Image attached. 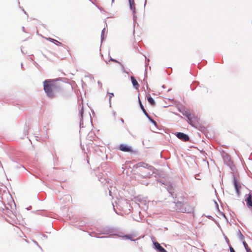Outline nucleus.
Listing matches in <instances>:
<instances>
[{"label":"nucleus","instance_id":"obj_1","mask_svg":"<svg viewBox=\"0 0 252 252\" xmlns=\"http://www.w3.org/2000/svg\"><path fill=\"white\" fill-rule=\"evenodd\" d=\"M43 89L47 96L50 98H55L56 94L62 91V84L58 80L46 79L43 82Z\"/></svg>","mask_w":252,"mask_h":252},{"label":"nucleus","instance_id":"obj_2","mask_svg":"<svg viewBox=\"0 0 252 252\" xmlns=\"http://www.w3.org/2000/svg\"><path fill=\"white\" fill-rule=\"evenodd\" d=\"M117 204V208L118 211L115 208V206L113 204V209L115 212L119 215L123 216L124 215H128L130 212V204L126 200L119 201Z\"/></svg>","mask_w":252,"mask_h":252},{"label":"nucleus","instance_id":"obj_3","mask_svg":"<svg viewBox=\"0 0 252 252\" xmlns=\"http://www.w3.org/2000/svg\"><path fill=\"white\" fill-rule=\"evenodd\" d=\"M97 231H98V233L93 232L90 233V235L92 237H95L96 238H103L106 237V236L99 237L98 236V235H99V234L114 235V236H118L119 237L122 236L118 234V233H119L118 229L115 227L107 226V227H103L100 230H98Z\"/></svg>","mask_w":252,"mask_h":252},{"label":"nucleus","instance_id":"obj_4","mask_svg":"<svg viewBox=\"0 0 252 252\" xmlns=\"http://www.w3.org/2000/svg\"><path fill=\"white\" fill-rule=\"evenodd\" d=\"M179 111L184 116L187 117V122L190 125L194 126V119H195L194 116H192L188 109L184 106H181L178 108Z\"/></svg>","mask_w":252,"mask_h":252},{"label":"nucleus","instance_id":"obj_5","mask_svg":"<svg viewBox=\"0 0 252 252\" xmlns=\"http://www.w3.org/2000/svg\"><path fill=\"white\" fill-rule=\"evenodd\" d=\"M233 182L237 196L239 197L240 195V189L241 188V186L240 183L237 179L234 174L233 175Z\"/></svg>","mask_w":252,"mask_h":252},{"label":"nucleus","instance_id":"obj_6","mask_svg":"<svg viewBox=\"0 0 252 252\" xmlns=\"http://www.w3.org/2000/svg\"><path fill=\"white\" fill-rule=\"evenodd\" d=\"M176 136L180 140L184 142H188L190 140L189 136L186 133L181 132H177L175 133Z\"/></svg>","mask_w":252,"mask_h":252},{"label":"nucleus","instance_id":"obj_7","mask_svg":"<svg viewBox=\"0 0 252 252\" xmlns=\"http://www.w3.org/2000/svg\"><path fill=\"white\" fill-rule=\"evenodd\" d=\"M129 9L132 11L133 14V19L134 22L136 21V9L135 6L134 0H128Z\"/></svg>","mask_w":252,"mask_h":252},{"label":"nucleus","instance_id":"obj_8","mask_svg":"<svg viewBox=\"0 0 252 252\" xmlns=\"http://www.w3.org/2000/svg\"><path fill=\"white\" fill-rule=\"evenodd\" d=\"M245 200L246 202L247 206L252 212V195L251 193L246 194Z\"/></svg>","mask_w":252,"mask_h":252},{"label":"nucleus","instance_id":"obj_9","mask_svg":"<svg viewBox=\"0 0 252 252\" xmlns=\"http://www.w3.org/2000/svg\"><path fill=\"white\" fill-rule=\"evenodd\" d=\"M135 166H136V168L143 167L144 168L147 169L149 171H155V167L153 166L150 165L149 164L143 162H139L137 163Z\"/></svg>","mask_w":252,"mask_h":252},{"label":"nucleus","instance_id":"obj_10","mask_svg":"<svg viewBox=\"0 0 252 252\" xmlns=\"http://www.w3.org/2000/svg\"><path fill=\"white\" fill-rule=\"evenodd\" d=\"M119 149L124 152H128V153H132L133 152V150L132 147L130 146H128L126 144H121L119 145Z\"/></svg>","mask_w":252,"mask_h":252},{"label":"nucleus","instance_id":"obj_11","mask_svg":"<svg viewBox=\"0 0 252 252\" xmlns=\"http://www.w3.org/2000/svg\"><path fill=\"white\" fill-rule=\"evenodd\" d=\"M222 158L225 164L229 167L232 165L233 162L231 159L230 156L228 154L224 153L222 155Z\"/></svg>","mask_w":252,"mask_h":252},{"label":"nucleus","instance_id":"obj_12","mask_svg":"<svg viewBox=\"0 0 252 252\" xmlns=\"http://www.w3.org/2000/svg\"><path fill=\"white\" fill-rule=\"evenodd\" d=\"M153 248L158 252H168L157 241L153 242Z\"/></svg>","mask_w":252,"mask_h":252},{"label":"nucleus","instance_id":"obj_13","mask_svg":"<svg viewBox=\"0 0 252 252\" xmlns=\"http://www.w3.org/2000/svg\"><path fill=\"white\" fill-rule=\"evenodd\" d=\"M175 203L176 210H177L179 212H185L186 211V209L184 207V204L182 202L178 201Z\"/></svg>","mask_w":252,"mask_h":252},{"label":"nucleus","instance_id":"obj_14","mask_svg":"<svg viewBox=\"0 0 252 252\" xmlns=\"http://www.w3.org/2000/svg\"><path fill=\"white\" fill-rule=\"evenodd\" d=\"M130 79H131L133 87L135 89H138V87H139V85L138 82L137 81V80H136V79L133 76H131Z\"/></svg>","mask_w":252,"mask_h":252},{"label":"nucleus","instance_id":"obj_15","mask_svg":"<svg viewBox=\"0 0 252 252\" xmlns=\"http://www.w3.org/2000/svg\"><path fill=\"white\" fill-rule=\"evenodd\" d=\"M147 101L152 106L154 107L156 106V101L155 99L150 95L147 97Z\"/></svg>","mask_w":252,"mask_h":252},{"label":"nucleus","instance_id":"obj_16","mask_svg":"<svg viewBox=\"0 0 252 252\" xmlns=\"http://www.w3.org/2000/svg\"><path fill=\"white\" fill-rule=\"evenodd\" d=\"M145 58V72H144V75H145V78L147 77V66L149 64V62H150V60L149 59H147L146 57L144 55Z\"/></svg>","mask_w":252,"mask_h":252},{"label":"nucleus","instance_id":"obj_17","mask_svg":"<svg viewBox=\"0 0 252 252\" xmlns=\"http://www.w3.org/2000/svg\"><path fill=\"white\" fill-rule=\"evenodd\" d=\"M123 237L125 238L126 239L129 240L131 241H136L137 239H133L132 238V236L130 234H126L124 235Z\"/></svg>","mask_w":252,"mask_h":252},{"label":"nucleus","instance_id":"obj_18","mask_svg":"<svg viewBox=\"0 0 252 252\" xmlns=\"http://www.w3.org/2000/svg\"><path fill=\"white\" fill-rule=\"evenodd\" d=\"M143 178H151L152 174L151 171H150L147 173L141 174L140 175Z\"/></svg>","mask_w":252,"mask_h":252},{"label":"nucleus","instance_id":"obj_19","mask_svg":"<svg viewBox=\"0 0 252 252\" xmlns=\"http://www.w3.org/2000/svg\"><path fill=\"white\" fill-rule=\"evenodd\" d=\"M199 83L198 81H194L192 83V84L190 85V89L191 90L193 91L196 88V86L199 85Z\"/></svg>","mask_w":252,"mask_h":252},{"label":"nucleus","instance_id":"obj_20","mask_svg":"<svg viewBox=\"0 0 252 252\" xmlns=\"http://www.w3.org/2000/svg\"><path fill=\"white\" fill-rule=\"evenodd\" d=\"M243 244L247 252H252L251 249L248 247V244L245 241H243Z\"/></svg>","mask_w":252,"mask_h":252},{"label":"nucleus","instance_id":"obj_21","mask_svg":"<svg viewBox=\"0 0 252 252\" xmlns=\"http://www.w3.org/2000/svg\"><path fill=\"white\" fill-rule=\"evenodd\" d=\"M105 30H106L105 28H104L101 31V43L106 38V36H105V35H104Z\"/></svg>","mask_w":252,"mask_h":252},{"label":"nucleus","instance_id":"obj_22","mask_svg":"<svg viewBox=\"0 0 252 252\" xmlns=\"http://www.w3.org/2000/svg\"><path fill=\"white\" fill-rule=\"evenodd\" d=\"M47 39L48 40L51 41V42L55 43V44H57V43H58L59 44H62L60 42L57 41V40H56L55 39L52 38L51 37H48V38H47Z\"/></svg>","mask_w":252,"mask_h":252},{"label":"nucleus","instance_id":"obj_23","mask_svg":"<svg viewBox=\"0 0 252 252\" xmlns=\"http://www.w3.org/2000/svg\"><path fill=\"white\" fill-rule=\"evenodd\" d=\"M150 171H151V174L153 175H154V176L155 177H157L159 175L158 171V170L155 168V171L153 170H150Z\"/></svg>","mask_w":252,"mask_h":252},{"label":"nucleus","instance_id":"obj_24","mask_svg":"<svg viewBox=\"0 0 252 252\" xmlns=\"http://www.w3.org/2000/svg\"><path fill=\"white\" fill-rule=\"evenodd\" d=\"M148 120H149L150 122H151L152 124H153V125L156 127H158V124L154 120H153V119L152 118V117H149L148 118Z\"/></svg>","mask_w":252,"mask_h":252},{"label":"nucleus","instance_id":"obj_25","mask_svg":"<svg viewBox=\"0 0 252 252\" xmlns=\"http://www.w3.org/2000/svg\"><path fill=\"white\" fill-rule=\"evenodd\" d=\"M138 102H139V106H140V108H141V110H142V111H145V108H144V107L143 105L142 104V102H141V100H140V99L139 97H138Z\"/></svg>","mask_w":252,"mask_h":252},{"label":"nucleus","instance_id":"obj_26","mask_svg":"<svg viewBox=\"0 0 252 252\" xmlns=\"http://www.w3.org/2000/svg\"><path fill=\"white\" fill-rule=\"evenodd\" d=\"M238 237H239V239L241 241L243 240V239H244V236L242 234L241 231L239 229L238 230Z\"/></svg>","mask_w":252,"mask_h":252},{"label":"nucleus","instance_id":"obj_27","mask_svg":"<svg viewBox=\"0 0 252 252\" xmlns=\"http://www.w3.org/2000/svg\"><path fill=\"white\" fill-rule=\"evenodd\" d=\"M108 93L109 95V101L110 107H111V99L112 97H113L114 96V94L113 93Z\"/></svg>","mask_w":252,"mask_h":252},{"label":"nucleus","instance_id":"obj_28","mask_svg":"<svg viewBox=\"0 0 252 252\" xmlns=\"http://www.w3.org/2000/svg\"><path fill=\"white\" fill-rule=\"evenodd\" d=\"M109 61H112L113 62H114V63H118L119 64H120L121 63L120 62H119L118 61H117V60L116 59H114L113 58H112V57H110V58H109Z\"/></svg>","mask_w":252,"mask_h":252},{"label":"nucleus","instance_id":"obj_29","mask_svg":"<svg viewBox=\"0 0 252 252\" xmlns=\"http://www.w3.org/2000/svg\"><path fill=\"white\" fill-rule=\"evenodd\" d=\"M83 113H84L83 107H82L81 109L79 111V114H80V117L81 119H83Z\"/></svg>","mask_w":252,"mask_h":252},{"label":"nucleus","instance_id":"obj_30","mask_svg":"<svg viewBox=\"0 0 252 252\" xmlns=\"http://www.w3.org/2000/svg\"><path fill=\"white\" fill-rule=\"evenodd\" d=\"M28 126H26L24 129V133L25 135L28 134Z\"/></svg>","mask_w":252,"mask_h":252},{"label":"nucleus","instance_id":"obj_31","mask_svg":"<svg viewBox=\"0 0 252 252\" xmlns=\"http://www.w3.org/2000/svg\"><path fill=\"white\" fill-rule=\"evenodd\" d=\"M119 64L120 65V66L121 67V69H122L123 72H124V73L126 72V70L125 69L124 65L121 63Z\"/></svg>","mask_w":252,"mask_h":252},{"label":"nucleus","instance_id":"obj_32","mask_svg":"<svg viewBox=\"0 0 252 252\" xmlns=\"http://www.w3.org/2000/svg\"><path fill=\"white\" fill-rule=\"evenodd\" d=\"M133 219L137 222H140L141 220V218L140 216L138 217L137 218H135L133 217Z\"/></svg>","mask_w":252,"mask_h":252},{"label":"nucleus","instance_id":"obj_33","mask_svg":"<svg viewBox=\"0 0 252 252\" xmlns=\"http://www.w3.org/2000/svg\"><path fill=\"white\" fill-rule=\"evenodd\" d=\"M143 112L147 118L150 117V116L148 114L146 110L145 111H143Z\"/></svg>","mask_w":252,"mask_h":252},{"label":"nucleus","instance_id":"obj_34","mask_svg":"<svg viewBox=\"0 0 252 252\" xmlns=\"http://www.w3.org/2000/svg\"><path fill=\"white\" fill-rule=\"evenodd\" d=\"M229 250L230 252H235L234 249L231 245H229Z\"/></svg>","mask_w":252,"mask_h":252},{"label":"nucleus","instance_id":"obj_35","mask_svg":"<svg viewBox=\"0 0 252 252\" xmlns=\"http://www.w3.org/2000/svg\"><path fill=\"white\" fill-rule=\"evenodd\" d=\"M80 127H83L84 126H83V119H80Z\"/></svg>","mask_w":252,"mask_h":252},{"label":"nucleus","instance_id":"obj_36","mask_svg":"<svg viewBox=\"0 0 252 252\" xmlns=\"http://www.w3.org/2000/svg\"><path fill=\"white\" fill-rule=\"evenodd\" d=\"M225 240L226 241V242L227 243V244H228V245L229 246V245H230V244H229V239H228V238L227 237H225Z\"/></svg>","mask_w":252,"mask_h":252},{"label":"nucleus","instance_id":"obj_37","mask_svg":"<svg viewBox=\"0 0 252 252\" xmlns=\"http://www.w3.org/2000/svg\"><path fill=\"white\" fill-rule=\"evenodd\" d=\"M99 9L102 12H106L102 7H98Z\"/></svg>","mask_w":252,"mask_h":252},{"label":"nucleus","instance_id":"obj_38","mask_svg":"<svg viewBox=\"0 0 252 252\" xmlns=\"http://www.w3.org/2000/svg\"><path fill=\"white\" fill-rule=\"evenodd\" d=\"M98 85H99L100 87H102V83H101L100 81H98Z\"/></svg>","mask_w":252,"mask_h":252},{"label":"nucleus","instance_id":"obj_39","mask_svg":"<svg viewBox=\"0 0 252 252\" xmlns=\"http://www.w3.org/2000/svg\"><path fill=\"white\" fill-rule=\"evenodd\" d=\"M220 214L222 215V216L223 217H224V218H226V216H225V214H224V213H223V212H220Z\"/></svg>","mask_w":252,"mask_h":252},{"label":"nucleus","instance_id":"obj_40","mask_svg":"<svg viewBox=\"0 0 252 252\" xmlns=\"http://www.w3.org/2000/svg\"><path fill=\"white\" fill-rule=\"evenodd\" d=\"M215 203L216 204V207L218 209L219 208V205H218V204L217 203V202L216 201H215Z\"/></svg>","mask_w":252,"mask_h":252},{"label":"nucleus","instance_id":"obj_41","mask_svg":"<svg viewBox=\"0 0 252 252\" xmlns=\"http://www.w3.org/2000/svg\"><path fill=\"white\" fill-rule=\"evenodd\" d=\"M11 213V210H8L7 211V215H9V214H10Z\"/></svg>","mask_w":252,"mask_h":252},{"label":"nucleus","instance_id":"obj_42","mask_svg":"<svg viewBox=\"0 0 252 252\" xmlns=\"http://www.w3.org/2000/svg\"><path fill=\"white\" fill-rule=\"evenodd\" d=\"M11 213V210H8L7 211V215H9V214H10Z\"/></svg>","mask_w":252,"mask_h":252},{"label":"nucleus","instance_id":"obj_43","mask_svg":"<svg viewBox=\"0 0 252 252\" xmlns=\"http://www.w3.org/2000/svg\"><path fill=\"white\" fill-rule=\"evenodd\" d=\"M22 10L23 11V12H24V13H25L26 15H28V14H27V13L26 11H25V10H24L23 8L22 9Z\"/></svg>","mask_w":252,"mask_h":252},{"label":"nucleus","instance_id":"obj_44","mask_svg":"<svg viewBox=\"0 0 252 252\" xmlns=\"http://www.w3.org/2000/svg\"><path fill=\"white\" fill-rule=\"evenodd\" d=\"M109 194L110 196H112V192L111 190H109Z\"/></svg>","mask_w":252,"mask_h":252},{"label":"nucleus","instance_id":"obj_45","mask_svg":"<svg viewBox=\"0 0 252 252\" xmlns=\"http://www.w3.org/2000/svg\"><path fill=\"white\" fill-rule=\"evenodd\" d=\"M120 121H121V122L122 123H124V119H123L121 118V119H120Z\"/></svg>","mask_w":252,"mask_h":252},{"label":"nucleus","instance_id":"obj_46","mask_svg":"<svg viewBox=\"0 0 252 252\" xmlns=\"http://www.w3.org/2000/svg\"><path fill=\"white\" fill-rule=\"evenodd\" d=\"M34 243L35 244H36V245L41 249V248L38 245V243H37V242L36 241H34Z\"/></svg>","mask_w":252,"mask_h":252},{"label":"nucleus","instance_id":"obj_47","mask_svg":"<svg viewBox=\"0 0 252 252\" xmlns=\"http://www.w3.org/2000/svg\"><path fill=\"white\" fill-rule=\"evenodd\" d=\"M22 29L23 32H25V28L24 27H22Z\"/></svg>","mask_w":252,"mask_h":252},{"label":"nucleus","instance_id":"obj_48","mask_svg":"<svg viewBox=\"0 0 252 252\" xmlns=\"http://www.w3.org/2000/svg\"><path fill=\"white\" fill-rule=\"evenodd\" d=\"M21 68H23V63H21Z\"/></svg>","mask_w":252,"mask_h":252},{"label":"nucleus","instance_id":"obj_49","mask_svg":"<svg viewBox=\"0 0 252 252\" xmlns=\"http://www.w3.org/2000/svg\"><path fill=\"white\" fill-rule=\"evenodd\" d=\"M116 114V112H115V111H114V112H113V115H114V116H115Z\"/></svg>","mask_w":252,"mask_h":252},{"label":"nucleus","instance_id":"obj_50","mask_svg":"<svg viewBox=\"0 0 252 252\" xmlns=\"http://www.w3.org/2000/svg\"><path fill=\"white\" fill-rule=\"evenodd\" d=\"M146 2H147V0H145L144 6H145Z\"/></svg>","mask_w":252,"mask_h":252},{"label":"nucleus","instance_id":"obj_51","mask_svg":"<svg viewBox=\"0 0 252 252\" xmlns=\"http://www.w3.org/2000/svg\"><path fill=\"white\" fill-rule=\"evenodd\" d=\"M165 85H162V87L163 88H165Z\"/></svg>","mask_w":252,"mask_h":252},{"label":"nucleus","instance_id":"obj_52","mask_svg":"<svg viewBox=\"0 0 252 252\" xmlns=\"http://www.w3.org/2000/svg\"><path fill=\"white\" fill-rule=\"evenodd\" d=\"M31 208V206H30L29 207L27 208V209H28V210H29V209H30V208Z\"/></svg>","mask_w":252,"mask_h":252},{"label":"nucleus","instance_id":"obj_53","mask_svg":"<svg viewBox=\"0 0 252 252\" xmlns=\"http://www.w3.org/2000/svg\"><path fill=\"white\" fill-rule=\"evenodd\" d=\"M125 73H126V74H128V72L126 70V72H125Z\"/></svg>","mask_w":252,"mask_h":252},{"label":"nucleus","instance_id":"obj_54","mask_svg":"<svg viewBox=\"0 0 252 252\" xmlns=\"http://www.w3.org/2000/svg\"><path fill=\"white\" fill-rule=\"evenodd\" d=\"M115 0H112V3H113L114 2Z\"/></svg>","mask_w":252,"mask_h":252},{"label":"nucleus","instance_id":"obj_55","mask_svg":"<svg viewBox=\"0 0 252 252\" xmlns=\"http://www.w3.org/2000/svg\"><path fill=\"white\" fill-rule=\"evenodd\" d=\"M170 192V193H171V195H172V196L173 197V194H172V193H171V192Z\"/></svg>","mask_w":252,"mask_h":252},{"label":"nucleus","instance_id":"obj_56","mask_svg":"<svg viewBox=\"0 0 252 252\" xmlns=\"http://www.w3.org/2000/svg\"><path fill=\"white\" fill-rule=\"evenodd\" d=\"M69 197H70L69 196H66V198H69Z\"/></svg>","mask_w":252,"mask_h":252},{"label":"nucleus","instance_id":"obj_57","mask_svg":"<svg viewBox=\"0 0 252 252\" xmlns=\"http://www.w3.org/2000/svg\"><path fill=\"white\" fill-rule=\"evenodd\" d=\"M208 218H210V217H211V216H208L207 217Z\"/></svg>","mask_w":252,"mask_h":252},{"label":"nucleus","instance_id":"obj_58","mask_svg":"<svg viewBox=\"0 0 252 252\" xmlns=\"http://www.w3.org/2000/svg\"><path fill=\"white\" fill-rule=\"evenodd\" d=\"M36 178H38V177L37 176H35Z\"/></svg>","mask_w":252,"mask_h":252},{"label":"nucleus","instance_id":"obj_59","mask_svg":"<svg viewBox=\"0 0 252 252\" xmlns=\"http://www.w3.org/2000/svg\"><path fill=\"white\" fill-rule=\"evenodd\" d=\"M136 48H137V49L138 50V46H137V47H136Z\"/></svg>","mask_w":252,"mask_h":252},{"label":"nucleus","instance_id":"obj_60","mask_svg":"<svg viewBox=\"0 0 252 252\" xmlns=\"http://www.w3.org/2000/svg\"><path fill=\"white\" fill-rule=\"evenodd\" d=\"M146 86L148 88V84L147 83L146 84Z\"/></svg>","mask_w":252,"mask_h":252}]
</instances>
